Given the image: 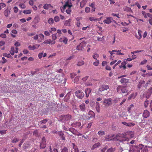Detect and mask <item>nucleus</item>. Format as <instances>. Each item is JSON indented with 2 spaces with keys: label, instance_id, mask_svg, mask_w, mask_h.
<instances>
[{
  "label": "nucleus",
  "instance_id": "obj_1",
  "mask_svg": "<svg viewBox=\"0 0 152 152\" xmlns=\"http://www.w3.org/2000/svg\"><path fill=\"white\" fill-rule=\"evenodd\" d=\"M116 90L119 93L122 94H127L128 91L125 87L123 86H118L117 87Z\"/></svg>",
  "mask_w": 152,
  "mask_h": 152
},
{
  "label": "nucleus",
  "instance_id": "obj_2",
  "mask_svg": "<svg viewBox=\"0 0 152 152\" xmlns=\"http://www.w3.org/2000/svg\"><path fill=\"white\" fill-rule=\"evenodd\" d=\"M117 140L121 142L128 141L129 138L125 136L124 134H119L116 135Z\"/></svg>",
  "mask_w": 152,
  "mask_h": 152
},
{
  "label": "nucleus",
  "instance_id": "obj_3",
  "mask_svg": "<svg viewBox=\"0 0 152 152\" xmlns=\"http://www.w3.org/2000/svg\"><path fill=\"white\" fill-rule=\"evenodd\" d=\"M86 43L85 42H82L77 46V50L82 51L85 50L86 49Z\"/></svg>",
  "mask_w": 152,
  "mask_h": 152
},
{
  "label": "nucleus",
  "instance_id": "obj_4",
  "mask_svg": "<svg viewBox=\"0 0 152 152\" xmlns=\"http://www.w3.org/2000/svg\"><path fill=\"white\" fill-rule=\"evenodd\" d=\"M113 100L111 98L105 99H104L103 104L105 106H108L112 104Z\"/></svg>",
  "mask_w": 152,
  "mask_h": 152
},
{
  "label": "nucleus",
  "instance_id": "obj_5",
  "mask_svg": "<svg viewBox=\"0 0 152 152\" xmlns=\"http://www.w3.org/2000/svg\"><path fill=\"white\" fill-rule=\"evenodd\" d=\"M75 96L80 99L83 98L84 96V93L80 90H77L75 92Z\"/></svg>",
  "mask_w": 152,
  "mask_h": 152
},
{
  "label": "nucleus",
  "instance_id": "obj_6",
  "mask_svg": "<svg viewBox=\"0 0 152 152\" xmlns=\"http://www.w3.org/2000/svg\"><path fill=\"white\" fill-rule=\"evenodd\" d=\"M109 88V86L107 85H103L100 87L99 89V91H102L104 90H106Z\"/></svg>",
  "mask_w": 152,
  "mask_h": 152
},
{
  "label": "nucleus",
  "instance_id": "obj_7",
  "mask_svg": "<svg viewBox=\"0 0 152 152\" xmlns=\"http://www.w3.org/2000/svg\"><path fill=\"white\" fill-rule=\"evenodd\" d=\"M95 116V115L94 113L92 111L90 110L88 112L86 119L87 120H89L91 118H94Z\"/></svg>",
  "mask_w": 152,
  "mask_h": 152
},
{
  "label": "nucleus",
  "instance_id": "obj_8",
  "mask_svg": "<svg viewBox=\"0 0 152 152\" xmlns=\"http://www.w3.org/2000/svg\"><path fill=\"white\" fill-rule=\"evenodd\" d=\"M40 45L38 44H36L35 45L31 46L30 45L28 47L29 49L31 50H34V49H37L39 46Z\"/></svg>",
  "mask_w": 152,
  "mask_h": 152
},
{
  "label": "nucleus",
  "instance_id": "obj_9",
  "mask_svg": "<svg viewBox=\"0 0 152 152\" xmlns=\"http://www.w3.org/2000/svg\"><path fill=\"white\" fill-rule=\"evenodd\" d=\"M129 152H140V151L139 149L137 148V146H134L132 150L129 151Z\"/></svg>",
  "mask_w": 152,
  "mask_h": 152
},
{
  "label": "nucleus",
  "instance_id": "obj_10",
  "mask_svg": "<svg viewBox=\"0 0 152 152\" xmlns=\"http://www.w3.org/2000/svg\"><path fill=\"white\" fill-rule=\"evenodd\" d=\"M150 113L149 111L147 110H145L143 113V117L146 118L149 116Z\"/></svg>",
  "mask_w": 152,
  "mask_h": 152
},
{
  "label": "nucleus",
  "instance_id": "obj_11",
  "mask_svg": "<svg viewBox=\"0 0 152 152\" xmlns=\"http://www.w3.org/2000/svg\"><path fill=\"white\" fill-rule=\"evenodd\" d=\"M122 124L124 125H125L126 126H134L135 124L133 123L130 122V123H127L125 122H122Z\"/></svg>",
  "mask_w": 152,
  "mask_h": 152
},
{
  "label": "nucleus",
  "instance_id": "obj_12",
  "mask_svg": "<svg viewBox=\"0 0 152 152\" xmlns=\"http://www.w3.org/2000/svg\"><path fill=\"white\" fill-rule=\"evenodd\" d=\"M112 18L111 17H109L107 18L106 19L104 20L103 21V22L106 24H109L111 22V19Z\"/></svg>",
  "mask_w": 152,
  "mask_h": 152
},
{
  "label": "nucleus",
  "instance_id": "obj_13",
  "mask_svg": "<svg viewBox=\"0 0 152 152\" xmlns=\"http://www.w3.org/2000/svg\"><path fill=\"white\" fill-rule=\"evenodd\" d=\"M100 145L101 143L100 142H98L93 145L91 148V149L92 150H94V149L100 146Z\"/></svg>",
  "mask_w": 152,
  "mask_h": 152
},
{
  "label": "nucleus",
  "instance_id": "obj_14",
  "mask_svg": "<svg viewBox=\"0 0 152 152\" xmlns=\"http://www.w3.org/2000/svg\"><path fill=\"white\" fill-rule=\"evenodd\" d=\"M91 91V89L90 88H86L85 90V93L86 96L88 97L89 96V94Z\"/></svg>",
  "mask_w": 152,
  "mask_h": 152
},
{
  "label": "nucleus",
  "instance_id": "obj_15",
  "mask_svg": "<svg viewBox=\"0 0 152 152\" xmlns=\"http://www.w3.org/2000/svg\"><path fill=\"white\" fill-rule=\"evenodd\" d=\"M80 110L82 111H84L86 110V106L84 103H83L79 105Z\"/></svg>",
  "mask_w": 152,
  "mask_h": 152
},
{
  "label": "nucleus",
  "instance_id": "obj_16",
  "mask_svg": "<svg viewBox=\"0 0 152 152\" xmlns=\"http://www.w3.org/2000/svg\"><path fill=\"white\" fill-rule=\"evenodd\" d=\"M75 0H67V7L69 6L70 7H72V4Z\"/></svg>",
  "mask_w": 152,
  "mask_h": 152
},
{
  "label": "nucleus",
  "instance_id": "obj_17",
  "mask_svg": "<svg viewBox=\"0 0 152 152\" xmlns=\"http://www.w3.org/2000/svg\"><path fill=\"white\" fill-rule=\"evenodd\" d=\"M73 149L72 150L71 152H72V151H74L75 152H79L78 149L77 148V146L75 145V144L73 143Z\"/></svg>",
  "mask_w": 152,
  "mask_h": 152
},
{
  "label": "nucleus",
  "instance_id": "obj_18",
  "mask_svg": "<svg viewBox=\"0 0 152 152\" xmlns=\"http://www.w3.org/2000/svg\"><path fill=\"white\" fill-rule=\"evenodd\" d=\"M137 95V93H135L131 94L128 98V99L130 100L132 99H134Z\"/></svg>",
  "mask_w": 152,
  "mask_h": 152
},
{
  "label": "nucleus",
  "instance_id": "obj_19",
  "mask_svg": "<svg viewBox=\"0 0 152 152\" xmlns=\"http://www.w3.org/2000/svg\"><path fill=\"white\" fill-rule=\"evenodd\" d=\"M4 13L5 16L8 17L10 14V10H8V9H7L4 11Z\"/></svg>",
  "mask_w": 152,
  "mask_h": 152
},
{
  "label": "nucleus",
  "instance_id": "obj_20",
  "mask_svg": "<svg viewBox=\"0 0 152 152\" xmlns=\"http://www.w3.org/2000/svg\"><path fill=\"white\" fill-rule=\"evenodd\" d=\"M81 125V124L80 122H77L75 123H73L72 124V125L73 126H75L76 127L78 128Z\"/></svg>",
  "mask_w": 152,
  "mask_h": 152
},
{
  "label": "nucleus",
  "instance_id": "obj_21",
  "mask_svg": "<svg viewBox=\"0 0 152 152\" xmlns=\"http://www.w3.org/2000/svg\"><path fill=\"white\" fill-rule=\"evenodd\" d=\"M116 150V148L111 147L108 149L107 152H114Z\"/></svg>",
  "mask_w": 152,
  "mask_h": 152
},
{
  "label": "nucleus",
  "instance_id": "obj_22",
  "mask_svg": "<svg viewBox=\"0 0 152 152\" xmlns=\"http://www.w3.org/2000/svg\"><path fill=\"white\" fill-rule=\"evenodd\" d=\"M58 134L60 136L62 140H65V138L64 137V133H63L62 132H59L58 133Z\"/></svg>",
  "mask_w": 152,
  "mask_h": 152
},
{
  "label": "nucleus",
  "instance_id": "obj_23",
  "mask_svg": "<svg viewBox=\"0 0 152 152\" xmlns=\"http://www.w3.org/2000/svg\"><path fill=\"white\" fill-rule=\"evenodd\" d=\"M123 9L124 11H126L127 12H130L132 11V10L130 7H129L125 6L123 8Z\"/></svg>",
  "mask_w": 152,
  "mask_h": 152
},
{
  "label": "nucleus",
  "instance_id": "obj_24",
  "mask_svg": "<svg viewBox=\"0 0 152 152\" xmlns=\"http://www.w3.org/2000/svg\"><path fill=\"white\" fill-rule=\"evenodd\" d=\"M66 7V1H65V3L63 7H61V10L62 12H64V9Z\"/></svg>",
  "mask_w": 152,
  "mask_h": 152
},
{
  "label": "nucleus",
  "instance_id": "obj_25",
  "mask_svg": "<svg viewBox=\"0 0 152 152\" xmlns=\"http://www.w3.org/2000/svg\"><path fill=\"white\" fill-rule=\"evenodd\" d=\"M60 75L59 74H58L54 78H52V79L54 80H57V81L58 82H59L60 80L59 79L58 77H59ZM55 81H56V80Z\"/></svg>",
  "mask_w": 152,
  "mask_h": 152
},
{
  "label": "nucleus",
  "instance_id": "obj_26",
  "mask_svg": "<svg viewBox=\"0 0 152 152\" xmlns=\"http://www.w3.org/2000/svg\"><path fill=\"white\" fill-rule=\"evenodd\" d=\"M3 56L7 57L9 58H10L11 57V58H12V57L10 55V53L7 54V53H3Z\"/></svg>",
  "mask_w": 152,
  "mask_h": 152
},
{
  "label": "nucleus",
  "instance_id": "obj_27",
  "mask_svg": "<svg viewBox=\"0 0 152 152\" xmlns=\"http://www.w3.org/2000/svg\"><path fill=\"white\" fill-rule=\"evenodd\" d=\"M98 134L100 136H102L105 134V132L103 131H99L98 132Z\"/></svg>",
  "mask_w": 152,
  "mask_h": 152
},
{
  "label": "nucleus",
  "instance_id": "obj_28",
  "mask_svg": "<svg viewBox=\"0 0 152 152\" xmlns=\"http://www.w3.org/2000/svg\"><path fill=\"white\" fill-rule=\"evenodd\" d=\"M86 2L85 1L83 0L81 1L80 3V7L81 8L83 7L86 4Z\"/></svg>",
  "mask_w": 152,
  "mask_h": 152
},
{
  "label": "nucleus",
  "instance_id": "obj_29",
  "mask_svg": "<svg viewBox=\"0 0 152 152\" xmlns=\"http://www.w3.org/2000/svg\"><path fill=\"white\" fill-rule=\"evenodd\" d=\"M29 146V142H27L24 143L23 145V147L25 149H26L28 148Z\"/></svg>",
  "mask_w": 152,
  "mask_h": 152
},
{
  "label": "nucleus",
  "instance_id": "obj_30",
  "mask_svg": "<svg viewBox=\"0 0 152 152\" xmlns=\"http://www.w3.org/2000/svg\"><path fill=\"white\" fill-rule=\"evenodd\" d=\"M31 11L30 10H24L23 11V12L25 14H30L31 13Z\"/></svg>",
  "mask_w": 152,
  "mask_h": 152
},
{
  "label": "nucleus",
  "instance_id": "obj_31",
  "mask_svg": "<svg viewBox=\"0 0 152 152\" xmlns=\"http://www.w3.org/2000/svg\"><path fill=\"white\" fill-rule=\"evenodd\" d=\"M99 55L96 53H94V55L93 56V58L96 60H97V58H99Z\"/></svg>",
  "mask_w": 152,
  "mask_h": 152
},
{
  "label": "nucleus",
  "instance_id": "obj_32",
  "mask_svg": "<svg viewBox=\"0 0 152 152\" xmlns=\"http://www.w3.org/2000/svg\"><path fill=\"white\" fill-rule=\"evenodd\" d=\"M52 42V41L51 39H47L43 43H42L41 44H42L43 43L46 44H49L51 43V42Z\"/></svg>",
  "mask_w": 152,
  "mask_h": 152
},
{
  "label": "nucleus",
  "instance_id": "obj_33",
  "mask_svg": "<svg viewBox=\"0 0 152 152\" xmlns=\"http://www.w3.org/2000/svg\"><path fill=\"white\" fill-rule=\"evenodd\" d=\"M126 61H124L121 63V65L123 66V69H126Z\"/></svg>",
  "mask_w": 152,
  "mask_h": 152
},
{
  "label": "nucleus",
  "instance_id": "obj_34",
  "mask_svg": "<svg viewBox=\"0 0 152 152\" xmlns=\"http://www.w3.org/2000/svg\"><path fill=\"white\" fill-rule=\"evenodd\" d=\"M48 22L50 24H52L54 22V20L52 18H50L49 19Z\"/></svg>",
  "mask_w": 152,
  "mask_h": 152
},
{
  "label": "nucleus",
  "instance_id": "obj_35",
  "mask_svg": "<svg viewBox=\"0 0 152 152\" xmlns=\"http://www.w3.org/2000/svg\"><path fill=\"white\" fill-rule=\"evenodd\" d=\"M40 148L44 149L46 147V144L43 143H41L40 145Z\"/></svg>",
  "mask_w": 152,
  "mask_h": 152
},
{
  "label": "nucleus",
  "instance_id": "obj_36",
  "mask_svg": "<svg viewBox=\"0 0 152 152\" xmlns=\"http://www.w3.org/2000/svg\"><path fill=\"white\" fill-rule=\"evenodd\" d=\"M15 49L14 47H12L11 48V50L10 51V52L12 55H13L15 53Z\"/></svg>",
  "mask_w": 152,
  "mask_h": 152
},
{
  "label": "nucleus",
  "instance_id": "obj_37",
  "mask_svg": "<svg viewBox=\"0 0 152 152\" xmlns=\"http://www.w3.org/2000/svg\"><path fill=\"white\" fill-rule=\"evenodd\" d=\"M89 20L91 21H96L97 20V18H95V17H90V18H89Z\"/></svg>",
  "mask_w": 152,
  "mask_h": 152
},
{
  "label": "nucleus",
  "instance_id": "obj_38",
  "mask_svg": "<svg viewBox=\"0 0 152 152\" xmlns=\"http://www.w3.org/2000/svg\"><path fill=\"white\" fill-rule=\"evenodd\" d=\"M72 7H70L69 6L67 7H68L67 9V14H70L71 12V8Z\"/></svg>",
  "mask_w": 152,
  "mask_h": 152
},
{
  "label": "nucleus",
  "instance_id": "obj_39",
  "mask_svg": "<svg viewBox=\"0 0 152 152\" xmlns=\"http://www.w3.org/2000/svg\"><path fill=\"white\" fill-rule=\"evenodd\" d=\"M149 104V101L147 99H146L144 102V105L145 108L147 107Z\"/></svg>",
  "mask_w": 152,
  "mask_h": 152
},
{
  "label": "nucleus",
  "instance_id": "obj_40",
  "mask_svg": "<svg viewBox=\"0 0 152 152\" xmlns=\"http://www.w3.org/2000/svg\"><path fill=\"white\" fill-rule=\"evenodd\" d=\"M19 141V139L17 138L16 137H14L12 141V142L13 143H16Z\"/></svg>",
  "mask_w": 152,
  "mask_h": 152
},
{
  "label": "nucleus",
  "instance_id": "obj_41",
  "mask_svg": "<svg viewBox=\"0 0 152 152\" xmlns=\"http://www.w3.org/2000/svg\"><path fill=\"white\" fill-rule=\"evenodd\" d=\"M59 41L60 42L63 41L65 44H66V37H64V39H63L62 38H61L59 39Z\"/></svg>",
  "mask_w": 152,
  "mask_h": 152
},
{
  "label": "nucleus",
  "instance_id": "obj_42",
  "mask_svg": "<svg viewBox=\"0 0 152 152\" xmlns=\"http://www.w3.org/2000/svg\"><path fill=\"white\" fill-rule=\"evenodd\" d=\"M99 63V61L98 60H96V61L93 63V65L96 66H98Z\"/></svg>",
  "mask_w": 152,
  "mask_h": 152
},
{
  "label": "nucleus",
  "instance_id": "obj_43",
  "mask_svg": "<svg viewBox=\"0 0 152 152\" xmlns=\"http://www.w3.org/2000/svg\"><path fill=\"white\" fill-rule=\"evenodd\" d=\"M69 131L71 132L72 134H74L75 133V130L73 128H71L69 129Z\"/></svg>",
  "mask_w": 152,
  "mask_h": 152
},
{
  "label": "nucleus",
  "instance_id": "obj_44",
  "mask_svg": "<svg viewBox=\"0 0 152 152\" xmlns=\"http://www.w3.org/2000/svg\"><path fill=\"white\" fill-rule=\"evenodd\" d=\"M134 106L133 104H131L130 107L128 108V111L129 113H130L132 109L133 108V107Z\"/></svg>",
  "mask_w": 152,
  "mask_h": 152
},
{
  "label": "nucleus",
  "instance_id": "obj_45",
  "mask_svg": "<svg viewBox=\"0 0 152 152\" xmlns=\"http://www.w3.org/2000/svg\"><path fill=\"white\" fill-rule=\"evenodd\" d=\"M127 79L126 78H122L121 80V82L122 83H126Z\"/></svg>",
  "mask_w": 152,
  "mask_h": 152
},
{
  "label": "nucleus",
  "instance_id": "obj_46",
  "mask_svg": "<svg viewBox=\"0 0 152 152\" xmlns=\"http://www.w3.org/2000/svg\"><path fill=\"white\" fill-rule=\"evenodd\" d=\"M84 62L83 61H81L78 62L77 64V65L78 66H81L84 64Z\"/></svg>",
  "mask_w": 152,
  "mask_h": 152
},
{
  "label": "nucleus",
  "instance_id": "obj_47",
  "mask_svg": "<svg viewBox=\"0 0 152 152\" xmlns=\"http://www.w3.org/2000/svg\"><path fill=\"white\" fill-rule=\"evenodd\" d=\"M54 19L55 22H58L60 20L59 17L58 16H56L55 17Z\"/></svg>",
  "mask_w": 152,
  "mask_h": 152
},
{
  "label": "nucleus",
  "instance_id": "obj_48",
  "mask_svg": "<svg viewBox=\"0 0 152 152\" xmlns=\"http://www.w3.org/2000/svg\"><path fill=\"white\" fill-rule=\"evenodd\" d=\"M48 121V120L46 119H44L43 120L40 121V123L41 124H45Z\"/></svg>",
  "mask_w": 152,
  "mask_h": 152
},
{
  "label": "nucleus",
  "instance_id": "obj_49",
  "mask_svg": "<svg viewBox=\"0 0 152 152\" xmlns=\"http://www.w3.org/2000/svg\"><path fill=\"white\" fill-rule=\"evenodd\" d=\"M43 8L45 9L48 10L49 8V4H45L43 6Z\"/></svg>",
  "mask_w": 152,
  "mask_h": 152
},
{
  "label": "nucleus",
  "instance_id": "obj_50",
  "mask_svg": "<svg viewBox=\"0 0 152 152\" xmlns=\"http://www.w3.org/2000/svg\"><path fill=\"white\" fill-rule=\"evenodd\" d=\"M79 77L77 76L75 77L74 79V81L75 83H76L79 81Z\"/></svg>",
  "mask_w": 152,
  "mask_h": 152
},
{
  "label": "nucleus",
  "instance_id": "obj_51",
  "mask_svg": "<svg viewBox=\"0 0 152 152\" xmlns=\"http://www.w3.org/2000/svg\"><path fill=\"white\" fill-rule=\"evenodd\" d=\"M144 145L142 144H140L137 148L139 149V151L140 152V149L141 150L143 147Z\"/></svg>",
  "mask_w": 152,
  "mask_h": 152
},
{
  "label": "nucleus",
  "instance_id": "obj_52",
  "mask_svg": "<svg viewBox=\"0 0 152 152\" xmlns=\"http://www.w3.org/2000/svg\"><path fill=\"white\" fill-rule=\"evenodd\" d=\"M91 47V46L90 45H87L86 46V48H88V49L87 50V52H89L90 50V48Z\"/></svg>",
  "mask_w": 152,
  "mask_h": 152
},
{
  "label": "nucleus",
  "instance_id": "obj_53",
  "mask_svg": "<svg viewBox=\"0 0 152 152\" xmlns=\"http://www.w3.org/2000/svg\"><path fill=\"white\" fill-rule=\"evenodd\" d=\"M85 12L87 13L89 12L90 10V8L88 7H86L85 9Z\"/></svg>",
  "mask_w": 152,
  "mask_h": 152
},
{
  "label": "nucleus",
  "instance_id": "obj_54",
  "mask_svg": "<svg viewBox=\"0 0 152 152\" xmlns=\"http://www.w3.org/2000/svg\"><path fill=\"white\" fill-rule=\"evenodd\" d=\"M19 6L22 9H24L26 8L25 5L23 4H19Z\"/></svg>",
  "mask_w": 152,
  "mask_h": 152
},
{
  "label": "nucleus",
  "instance_id": "obj_55",
  "mask_svg": "<svg viewBox=\"0 0 152 152\" xmlns=\"http://www.w3.org/2000/svg\"><path fill=\"white\" fill-rule=\"evenodd\" d=\"M18 11V8L17 7H14V11L15 13L17 12Z\"/></svg>",
  "mask_w": 152,
  "mask_h": 152
},
{
  "label": "nucleus",
  "instance_id": "obj_56",
  "mask_svg": "<svg viewBox=\"0 0 152 152\" xmlns=\"http://www.w3.org/2000/svg\"><path fill=\"white\" fill-rule=\"evenodd\" d=\"M142 31L140 30H139L138 31V33L139 35V36L140 37L141 39L142 38V35L141 34Z\"/></svg>",
  "mask_w": 152,
  "mask_h": 152
},
{
  "label": "nucleus",
  "instance_id": "obj_57",
  "mask_svg": "<svg viewBox=\"0 0 152 152\" xmlns=\"http://www.w3.org/2000/svg\"><path fill=\"white\" fill-rule=\"evenodd\" d=\"M2 59L3 60V61H1V62L2 64H4L7 61V60L4 57H3L2 58Z\"/></svg>",
  "mask_w": 152,
  "mask_h": 152
},
{
  "label": "nucleus",
  "instance_id": "obj_58",
  "mask_svg": "<svg viewBox=\"0 0 152 152\" xmlns=\"http://www.w3.org/2000/svg\"><path fill=\"white\" fill-rule=\"evenodd\" d=\"M142 14L143 15L144 17L145 18H146L147 17V14H146L145 12L144 11H142Z\"/></svg>",
  "mask_w": 152,
  "mask_h": 152
},
{
  "label": "nucleus",
  "instance_id": "obj_59",
  "mask_svg": "<svg viewBox=\"0 0 152 152\" xmlns=\"http://www.w3.org/2000/svg\"><path fill=\"white\" fill-rule=\"evenodd\" d=\"M43 54V52L40 53L38 55V56L39 58V59H41L42 57Z\"/></svg>",
  "mask_w": 152,
  "mask_h": 152
},
{
  "label": "nucleus",
  "instance_id": "obj_60",
  "mask_svg": "<svg viewBox=\"0 0 152 152\" xmlns=\"http://www.w3.org/2000/svg\"><path fill=\"white\" fill-rule=\"evenodd\" d=\"M107 149V146H105L101 150V152H104Z\"/></svg>",
  "mask_w": 152,
  "mask_h": 152
},
{
  "label": "nucleus",
  "instance_id": "obj_61",
  "mask_svg": "<svg viewBox=\"0 0 152 152\" xmlns=\"http://www.w3.org/2000/svg\"><path fill=\"white\" fill-rule=\"evenodd\" d=\"M105 69L107 70H111V68L110 66L108 65L106 66V67H105Z\"/></svg>",
  "mask_w": 152,
  "mask_h": 152
},
{
  "label": "nucleus",
  "instance_id": "obj_62",
  "mask_svg": "<svg viewBox=\"0 0 152 152\" xmlns=\"http://www.w3.org/2000/svg\"><path fill=\"white\" fill-rule=\"evenodd\" d=\"M56 39V34H53L52 35V39L53 40H55Z\"/></svg>",
  "mask_w": 152,
  "mask_h": 152
},
{
  "label": "nucleus",
  "instance_id": "obj_63",
  "mask_svg": "<svg viewBox=\"0 0 152 152\" xmlns=\"http://www.w3.org/2000/svg\"><path fill=\"white\" fill-rule=\"evenodd\" d=\"M6 133V130H2L0 131V133L1 134H4Z\"/></svg>",
  "mask_w": 152,
  "mask_h": 152
},
{
  "label": "nucleus",
  "instance_id": "obj_64",
  "mask_svg": "<svg viewBox=\"0 0 152 152\" xmlns=\"http://www.w3.org/2000/svg\"><path fill=\"white\" fill-rule=\"evenodd\" d=\"M147 60H144L142 61L140 63V64L141 65H143L145 64L147 62Z\"/></svg>",
  "mask_w": 152,
  "mask_h": 152
}]
</instances>
